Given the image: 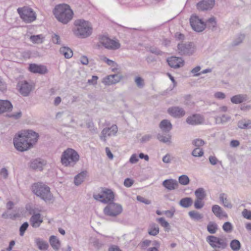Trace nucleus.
<instances>
[{
	"instance_id": "obj_3",
	"label": "nucleus",
	"mask_w": 251,
	"mask_h": 251,
	"mask_svg": "<svg viewBox=\"0 0 251 251\" xmlns=\"http://www.w3.org/2000/svg\"><path fill=\"white\" fill-rule=\"evenodd\" d=\"M76 29L74 30V34L82 38L90 36L92 32V27L88 22L83 20H78L75 22Z\"/></svg>"
},
{
	"instance_id": "obj_33",
	"label": "nucleus",
	"mask_w": 251,
	"mask_h": 251,
	"mask_svg": "<svg viewBox=\"0 0 251 251\" xmlns=\"http://www.w3.org/2000/svg\"><path fill=\"white\" fill-rule=\"evenodd\" d=\"M231 249L234 251H238L241 248V244L237 240H233L230 244Z\"/></svg>"
},
{
	"instance_id": "obj_29",
	"label": "nucleus",
	"mask_w": 251,
	"mask_h": 251,
	"mask_svg": "<svg viewBox=\"0 0 251 251\" xmlns=\"http://www.w3.org/2000/svg\"><path fill=\"white\" fill-rule=\"evenodd\" d=\"M60 53L66 58H70L73 56V51L69 48L62 47L60 49Z\"/></svg>"
},
{
	"instance_id": "obj_24",
	"label": "nucleus",
	"mask_w": 251,
	"mask_h": 251,
	"mask_svg": "<svg viewBox=\"0 0 251 251\" xmlns=\"http://www.w3.org/2000/svg\"><path fill=\"white\" fill-rule=\"evenodd\" d=\"M44 165V161L41 159H35L32 160L30 163V167L34 170L41 171Z\"/></svg>"
},
{
	"instance_id": "obj_40",
	"label": "nucleus",
	"mask_w": 251,
	"mask_h": 251,
	"mask_svg": "<svg viewBox=\"0 0 251 251\" xmlns=\"http://www.w3.org/2000/svg\"><path fill=\"white\" fill-rule=\"evenodd\" d=\"M189 215L191 218L195 220H198L201 219L202 218L201 214L195 211H190Z\"/></svg>"
},
{
	"instance_id": "obj_64",
	"label": "nucleus",
	"mask_w": 251,
	"mask_h": 251,
	"mask_svg": "<svg viewBox=\"0 0 251 251\" xmlns=\"http://www.w3.org/2000/svg\"><path fill=\"white\" fill-rule=\"evenodd\" d=\"M109 251H122L117 246H112L109 249Z\"/></svg>"
},
{
	"instance_id": "obj_49",
	"label": "nucleus",
	"mask_w": 251,
	"mask_h": 251,
	"mask_svg": "<svg viewBox=\"0 0 251 251\" xmlns=\"http://www.w3.org/2000/svg\"><path fill=\"white\" fill-rule=\"evenodd\" d=\"M202 200L197 199L195 202L194 206L197 209L202 208L204 205Z\"/></svg>"
},
{
	"instance_id": "obj_39",
	"label": "nucleus",
	"mask_w": 251,
	"mask_h": 251,
	"mask_svg": "<svg viewBox=\"0 0 251 251\" xmlns=\"http://www.w3.org/2000/svg\"><path fill=\"white\" fill-rule=\"evenodd\" d=\"M179 182L183 185H186L189 183V178L186 175H182L179 177L178 178Z\"/></svg>"
},
{
	"instance_id": "obj_28",
	"label": "nucleus",
	"mask_w": 251,
	"mask_h": 251,
	"mask_svg": "<svg viewBox=\"0 0 251 251\" xmlns=\"http://www.w3.org/2000/svg\"><path fill=\"white\" fill-rule=\"evenodd\" d=\"M87 174L86 171H83L77 175L75 178V185H78L83 182L87 176Z\"/></svg>"
},
{
	"instance_id": "obj_31",
	"label": "nucleus",
	"mask_w": 251,
	"mask_h": 251,
	"mask_svg": "<svg viewBox=\"0 0 251 251\" xmlns=\"http://www.w3.org/2000/svg\"><path fill=\"white\" fill-rule=\"evenodd\" d=\"M193 203V200L190 198H185L182 199L180 202V205L184 207H188L190 206Z\"/></svg>"
},
{
	"instance_id": "obj_46",
	"label": "nucleus",
	"mask_w": 251,
	"mask_h": 251,
	"mask_svg": "<svg viewBox=\"0 0 251 251\" xmlns=\"http://www.w3.org/2000/svg\"><path fill=\"white\" fill-rule=\"evenodd\" d=\"M158 221L161 225V226L165 228L166 229H168L169 228V223L167 221H166L164 218H160L158 219Z\"/></svg>"
},
{
	"instance_id": "obj_41",
	"label": "nucleus",
	"mask_w": 251,
	"mask_h": 251,
	"mask_svg": "<svg viewBox=\"0 0 251 251\" xmlns=\"http://www.w3.org/2000/svg\"><path fill=\"white\" fill-rule=\"evenodd\" d=\"M238 126L241 128L251 127V122L250 121L248 122L241 121L239 122Z\"/></svg>"
},
{
	"instance_id": "obj_2",
	"label": "nucleus",
	"mask_w": 251,
	"mask_h": 251,
	"mask_svg": "<svg viewBox=\"0 0 251 251\" xmlns=\"http://www.w3.org/2000/svg\"><path fill=\"white\" fill-rule=\"evenodd\" d=\"M53 14L59 22L64 24H67L71 20L74 14L70 6L67 4L56 5L54 9Z\"/></svg>"
},
{
	"instance_id": "obj_58",
	"label": "nucleus",
	"mask_w": 251,
	"mask_h": 251,
	"mask_svg": "<svg viewBox=\"0 0 251 251\" xmlns=\"http://www.w3.org/2000/svg\"><path fill=\"white\" fill-rule=\"evenodd\" d=\"M80 62L83 65L88 64L89 61L88 58L85 56H82L80 58Z\"/></svg>"
},
{
	"instance_id": "obj_15",
	"label": "nucleus",
	"mask_w": 251,
	"mask_h": 251,
	"mask_svg": "<svg viewBox=\"0 0 251 251\" xmlns=\"http://www.w3.org/2000/svg\"><path fill=\"white\" fill-rule=\"evenodd\" d=\"M215 4L214 0H202L197 4L199 10L204 11L211 9Z\"/></svg>"
},
{
	"instance_id": "obj_51",
	"label": "nucleus",
	"mask_w": 251,
	"mask_h": 251,
	"mask_svg": "<svg viewBox=\"0 0 251 251\" xmlns=\"http://www.w3.org/2000/svg\"><path fill=\"white\" fill-rule=\"evenodd\" d=\"M193 144L195 146L201 147L204 144V142L201 139H197L193 141Z\"/></svg>"
},
{
	"instance_id": "obj_14",
	"label": "nucleus",
	"mask_w": 251,
	"mask_h": 251,
	"mask_svg": "<svg viewBox=\"0 0 251 251\" xmlns=\"http://www.w3.org/2000/svg\"><path fill=\"white\" fill-rule=\"evenodd\" d=\"M194 47L191 43L188 44L181 43L178 45V51L180 54L190 55L194 51Z\"/></svg>"
},
{
	"instance_id": "obj_42",
	"label": "nucleus",
	"mask_w": 251,
	"mask_h": 251,
	"mask_svg": "<svg viewBox=\"0 0 251 251\" xmlns=\"http://www.w3.org/2000/svg\"><path fill=\"white\" fill-rule=\"evenodd\" d=\"M206 25L210 28H213L216 25V22L214 18H210L206 22Z\"/></svg>"
},
{
	"instance_id": "obj_22",
	"label": "nucleus",
	"mask_w": 251,
	"mask_h": 251,
	"mask_svg": "<svg viewBox=\"0 0 251 251\" xmlns=\"http://www.w3.org/2000/svg\"><path fill=\"white\" fill-rule=\"evenodd\" d=\"M30 222L31 226L33 227L36 228L39 227L43 222V219L41 214L39 213L33 214L30 218Z\"/></svg>"
},
{
	"instance_id": "obj_16",
	"label": "nucleus",
	"mask_w": 251,
	"mask_h": 251,
	"mask_svg": "<svg viewBox=\"0 0 251 251\" xmlns=\"http://www.w3.org/2000/svg\"><path fill=\"white\" fill-rule=\"evenodd\" d=\"M28 70L34 74H44L46 73L47 69L45 66L31 63L29 64Z\"/></svg>"
},
{
	"instance_id": "obj_4",
	"label": "nucleus",
	"mask_w": 251,
	"mask_h": 251,
	"mask_svg": "<svg viewBox=\"0 0 251 251\" xmlns=\"http://www.w3.org/2000/svg\"><path fill=\"white\" fill-rule=\"evenodd\" d=\"M79 156L72 149H68L65 151L61 156V163L65 166L73 165L78 161Z\"/></svg>"
},
{
	"instance_id": "obj_10",
	"label": "nucleus",
	"mask_w": 251,
	"mask_h": 251,
	"mask_svg": "<svg viewBox=\"0 0 251 251\" xmlns=\"http://www.w3.org/2000/svg\"><path fill=\"white\" fill-rule=\"evenodd\" d=\"M123 208L120 204L112 202L109 203L104 209L105 215L110 216H116L122 212Z\"/></svg>"
},
{
	"instance_id": "obj_52",
	"label": "nucleus",
	"mask_w": 251,
	"mask_h": 251,
	"mask_svg": "<svg viewBox=\"0 0 251 251\" xmlns=\"http://www.w3.org/2000/svg\"><path fill=\"white\" fill-rule=\"evenodd\" d=\"M22 116V112L19 111L14 114H10L8 115V117L13 118L14 119H18Z\"/></svg>"
},
{
	"instance_id": "obj_1",
	"label": "nucleus",
	"mask_w": 251,
	"mask_h": 251,
	"mask_svg": "<svg viewBox=\"0 0 251 251\" xmlns=\"http://www.w3.org/2000/svg\"><path fill=\"white\" fill-rule=\"evenodd\" d=\"M38 135L35 132L27 130L21 131L15 135L13 143L15 148L20 151H24L31 148L37 141Z\"/></svg>"
},
{
	"instance_id": "obj_57",
	"label": "nucleus",
	"mask_w": 251,
	"mask_h": 251,
	"mask_svg": "<svg viewBox=\"0 0 251 251\" xmlns=\"http://www.w3.org/2000/svg\"><path fill=\"white\" fill-rule=\"evenodd\" d=\"M138 161V156L136 154H133L130 158L129 161L131 163H135Z\"/></svg>"
},
{
	"instance_id": "obj_20",
	"label": "nucleus",
	"mask_w": 251,
	"mask_h": 251,
	"mask_svg": "<svg viewBox=\"0 0 251 251\" xmlns=\"http://www.w3.org/2000/svg\"><path fill=\"white\" fill-rule=\"evenodd\" d=\"M121 79V76L118 74L110 75L104 78L103 82L106 85H111L118 82Z\"/></svg>"
},
{
	"instance_id": "obj_35",
	"label": "nucleus",
	"mask_w": 251,
	"mask_h": 251,
	"mask_svg": "<svg viewBox=\"0 0 251 251\" xmlns=\"http://www.w3.org/2000/svg\"><path fill=\"white\" fill-rule=\"evenodd\" d=\"M217 225L213 222H210L207 225V229L208 231L211 234L215 233L217 230Z\"/></svg>"
},
{
	"instance_id": "obj_62",
	"label": "nucleus",
	"mask_w": 251,
	"mask_h": 251,
	"mask_svg": "<svg viewBox=\"0 0 251 251\" xmlns=\"http://www.w3.org/2000/svg\"><path fill=\"white\" fill-rule=\"evenodd\" d=\"M151 241L150 240H146L142 242L141 245L142 248L146 247L149 246L151 244Z\"/></svg>"
},
{
	"instance_id": "obj_60",
	"label": "nucleus",
	"mask_w": 251,
	"mask_h": 251,
	"mask_svg": "<svg viewBox=\"0 0 251 251\" xmlns=\"http://www.w3.org/2000/svg\"><path fill=\"white\" fill-rule=\"evenodd\" d=\"M0 174L4 178H6L8 176V171L5 168H3L0 171Z\"/></svg>"
},
{
	"instance_id": "obj_32",
	"label": "nucleus",
	"mask_w": 251,
	"mask_h": 251,
	"mask_svg": "<svg viewBox=\"0 0 251 251\" xmlns=\"http://www.w3.org/2000/svg\"><path fill=\"white\" fill-rule=\"evenodd\" d=\"M30 40L34 44H41L43 42L42 35H32L30 37Z\"/></svg>"
},
{
	"instance_id": "obj_5",
	"label": "nucleus",
	"mask_w": 251,
	"mask_h": 251,
	"mask_svg": "<svg viewBox=\"0 0 251 251\" xmlns=\"http://www.w3.org/2000/svg\"><path fill=\"white\" fill-rule=\"evenodd\" d=\"M17 12L21 18L26 23H31L36 18V13L31 8L28 7L18 8Z\"/></svg>"
},
{
	"instance_id": "obj_8",
	"label": "nucleus",
	"mask_w": 251,
	"mask_h": 251,
	"mask_svg": "<svg viewBox=\"0 0 251 251\" xmlns=\"http://www.w3.org/2000/svg\"><path fill=\"white\" fill-rule=\"evenodd\" d=\"M32 191L37 196L46 201L47 200V186L41 182L34 183L32 185Z\"/></svg>"
},
{
	"instance_id": "obj_48",
	"label": "nucleus",
	"mask_w": 251,
	"mask_h": 251,
	"mask_svg": "<svg viewBox=\"0 0 251 251\" xmlns=\"http://www.w3.org/2000/svg\"><path fill=\"white\" fill-rule=\"evenodd\" d=\"M223 228L224 230H225V231L229 232V231H231L232 226L231 224L230 223L226 222L223 226Z\"/></svg>"
},
{
	"instance_id": "obj_11",
	"label": "nucleus",
	"mask_w": 251,
	"mask_h": 251,
	"mask_svg": "<svg viewBox=\"0 0 251 251\" xmlns=\"http://www.w3.org/2000/svg\"><path fill=\"white\" fill-rule=\"evenodd\" d=\"M190 23L192 28L198 32L203 31L206 27V24L196 15L191 17Z\"/></svg>"
},
{
	"instance_id": "obj_18",
	"label": "nucleus",
	"mask_w": 251,
	"mask_h": 251,
	"mask_svg": "<svg viewBox=\"0 0 251 251\" xmlns=\"http://www.w3.org/2000/svg\"><path fill=\"white\" fill-rule=\"evenodd\" d=\"M186 122L188 124L192 125L201 124L203 122V118L198 114H194L188 117Z\"/></svg>"
},
{
	"instance_id": "obj_21",
	"label": "nucleus",
	"mask_w": 251,
	"mask_h": 251,
	"mask_svg": "<svg viewBox=\"0 0 251 251\" xmlns=\"http://www.w3.org/2000/svg\"><path fill=\"white\" fill-rule=\"evenodd\" d=\"M163 186L169 190H173L178 187V184L176 180L169 179L165 180L162 183Z\"/></svg>"
},
{
	"instance_id": "obj_50",
	"label": "nucleus",
	"mask_w": 251,
	"mask_h": 251,
	"mask_svg": "<svg viewBox=\"0 0 251 251\" xmlns=\"http://www.w3.org/2000/svg\"><path fill=\"white\" fill-rule=\"evenodd\" d=\"M243 217L248 220H251V211L245 209L242 212Z\"/></svg>"
},
{
	"instance_id": "obj_34",
	"label": "nucleus",
	"mask_w": 251,
	"mask_h": 251,
	"mask_svg": "<svg viewBox=\"0 0 251 251\" xmlns=\"http://www.w3.org/2000/svg\"><path fill=\"white\" fill-rule=\"evenodd\" d=\"M245 100L244 96L238 95L232 97L231 99V101L234 103H240L243 102Z\"/></svg>"
},
{
	"instance_id": "obj_53",
	"label": "nucleus",
	"mask_w": 251,
	"mask_h": 251,
	"mask_svg": "<svg viewBox=\"0 0 251 251\" xmlns=\"http://www.w3.org/2000/svg\"><path fill=\"white\" fill-rule=\"evenodd\" d=\"M171 137L169 135H168L166 137L163 136L162 135H160L158 136V139L162 142L167 143L170 142Z\"/></svg>"
},
{
	"instance_id": "obj_9",
	"label": "nucleus",
	"mask_w": 251,
	"mask_h": 251,
	"mask_svg": "<svg viewBox=\"0 0 251 251\" xmlns=\"http://www.w3.org/2000/svg\"><path fill=\"white\" fill-rule=\"evenodd\" d=\"M99 43L108 49L116 50L120 47V44L118 41L111 39L105 35H102L99 38Z\"/></svg>"
},
{
	"instance_id": "obj_36",
	"label": "nucleus",
	"mask_w": 251,
	"mask_h": 251,
	"mask_svg": "<svg viewBox=\"0 0 251 251\" xmlns=\"http://www.w3.org/2000/svg\"><path fill=\"white\" fill-rule=\"evenodd\" d=\"M103 61L106 62L109 66L111 67V69L112 71H115L118 70V65L117 64L112 60H109L106 57L103 58Z\"/></svg>"
},
{
	"instance_id": "obj_30",
	"label": "nucleus",
	"mask_w": 251,
	"mask_h": 251,
	"mask_svg": "<svg viewBox=\"0 0 251 251\" xmlns=\"http://www.w3.org/2000/svg\"><path fill=\"white\" fill-rule=\"evenodd\" d=\"M35 242L40 250H46L47 249V244L46 242L40 238H36Z\"/></svg>"
},
{
	"instance_id": "obj_26",
	"label": "nucleus",
	"mask_w": 251,
	"mask_h": 251,
	"mask_svg": "<svg viewBox=\"0 0 251 251\" xmlns=\"http://www.w3.org/2000/svg\"><path fill=\"white\" fill-rule=\"evenodd\" d=\"M51 246L55 250H58L60 247V242L55 236H51L50 238Z\"/></svg>"
},
{
	"instance_id": "obj_61",
	"label": "nucleus",
	"mask_w": 251,
	"mask_h": 251,
	"mask_svg": "<svg viewBox=\"0 0 251 251\" xmlns=\"http://www.w3.org/2000/svg\"><path fill=\"white\" fill-rule=\"evenodd\" d=\"M163 161L164 163H169L171 162V158L170 154H166L165 156L163 158Z\"/></svg>"
},
{
	"instance_id": "obj_7",
	"label": "nucleus",
	"mask_w": 251,
	"mask_h": 251,
	"mask_svg": "<svg viewBox=\"0 0 251 251\" xmlns=\"http://www.w3.org/2000/svg\"><path fill=\"white\" fill-rule=\"evenodd\" d=\"M101 193V194L94 195V199L103 203H108L113 201L114 199V194L111 190L107 188H102Z\"/></svg>"
},
{
	"instance_id": "obj_19",
	"label": "nucleus",
	"mask_w": 251,
	"mask_h": 251,
	"mask_svg": "<svg viewBox=\"0 0 251 251\" xmlns=\"http://www.w3.org/2000/svg\"><path fill=\"white\" fill-rule=\"evenodd\" d=\"M170 115L174 117H181L185 115L184 111L178 107H173L168 109Z\"/></svg>"
},
{
	"instance_id": "obj_54",
	"label": "nucleus",
	"mask_w": 251,
	"mask_h": 251,
	"mask_svg": "<svg viewBox=\"0 0 251 251\" xmlns=\"http://www.w3.org/2000/svg\"><path fill=\"white\" fill-rule=\"evenodd\" d=\"M133 180L130 178H126L124 181V185L126 187H129L133 184Z\"/></svg>"
},
{
	"instance_id": "obj_13",
	"label": "nucleus",
	"mask_w": 251,
	"mask_h": 251,
	"mask_svg": "<svg viewBox=\"0 0 251 251\" xmlns=\"http://www.w3.org/2000/svg\"><path fill=\"white\" fill-rule=\"evenodd\" d=\"M117 132L118 127L117 126L113 125L110 127L105 128L102 130L100 138L104 142H106L107 136H114Z\"/></svg>"
},
{
	"instance_id": "obj_25",
	"label": "nucleus",
	"mask_w": 251,
	"mask_h": 251,
	"mask_svg": "<svg viewBox=\"0 0 251 251\" xmlns=\"http://www.w3.org/2000/svg\"><path fill=\"white\" fill-rule=\"evenodd\" d=\"M212 211L216 216H217L218 217H219L220 218L227 217V214L226 213L223 212L222 211L221 207L217 205H214L212 207Z\"/></svg>"
},
{
	"instance_id": "obj_45",
	"label": "nucleus",
	"mask_w": 251,
	"mask_h": 251,
	"mask_svg": "<svg viewBox=\"0 0 251 251\" xmlns=\"http://www.w3.org/2000/svg\"><path fill=\"white\" fill-rule=\"evenodd\" d=\"M159 233V228L157 226H152L149 230V234L151 235L155 236Z\"/></svg>"
},
{
	"instance_id": "obj_6",
	"label": "nucleus",
	"mask_w": 251,
	"mask_h": 251,
	"mask_svg": "<svg viewBox=\"0 0 251 251\" xmlns=\"http://www.w3.org/2000/svg\"><path fill=\"white\" fill-rule=\"evenodd\" d=\"M16 87L19 92L23 96L27 97L33 90L34 85V83L31 81L21 80L18 82Z\"/></svg>"
},
{
	"instance_id": "obj_55",
	"label": "nucleus",
	"mask_w": 251,
	"mask_h": 251,
	"mask_svg": "<svg viewBox=\"0 0 251 251\" xmlns=\"http://www.w3.org/2000/svg\"><path fill=\"white\" fill-rule=\"evenodd\" d=\"M135 81L138 87H141L144 85V80L141 77H137Z\"/></svg>"
},
{
	"instance_id": "obj_56",
	"label": "nucleus",
	"mask_w": 251,
	"mask_h": 251,
	"mask_svg": "<svg viewBox=\"0 0 251 251\" xmlns=\"http://www.w3.org/2000/svg\"><path fill=\"white\" fill-rule=\"evenodd\" d=\"M51 41L54 44H59L60 39L59 36L56 34H53L51 36Z\"/></svg>"
},
{
	"instance_id": "obj_44",
	"label": "nucleus",
	"mask_w": 251,
	"mask_h": 251,
	"mask_svg": "<svg viewBox=\"0 0 251 251\" xmlns=\"http://www.w3.org/2000/svg\"><path fill=\"white\" fill-rule=\"evenodd\" d=\"M28 224L27 222H25L24 224H23L20 227V235L21 236H23L24 235V233L25 231V230L27 229V228L28 227Z\"/></svg>"
},
{
	"instance_id": "obj_63",
	"label": "nucleus",
	"mask_w": 251,
	"mask_h": 251,
	"mask_svg": "<svg viewBox=\"0 0 251 251\" xmlns=\"http://www.w3.org/2000/svg\"><path fill=\"white\" fill-rule=\"evenodd\" d=\"M154 245L156 246V247L150 248L147 251H158V248L159 247V244L156 242Z\"/></svg>"
},
{
	"instance_id": "obj_12",
	"label": "nucleus",
	"mask_w": 251,
	"mask_h": 251,
	"mask_svg": "<svg viewBox=\"0 0 251 251\" xmlns=\"http://www.w3.org/2000/svg\"><path fill=\"white\" fill-rule=\"evenodd\" d=\"M206 241L214 248H225L226 246V243L224 239L214 236H207Z\"/></svg>"
},
{
	"instance_id": "obj_23",
	"label": "nucleus",
	"mask_w": 251,
	"mask_h": 251,
	"mask_svg": "<svg viewBox=\"0 0 251 251\" xmlns=\"http://www.w3.org/2000/svg\"><path fill=\"white\" fill-rule=\"evenodd\" d=\"M13 106L11 103L7 100H0V114L11 111Z\"/></svg>"
},
{
	"instance_id": "obj_47",
	"label": "nucleus",
	"mask_w": 251,
	"mask_h": 251,
	"mask_svg": "<svg viewBox=\"0 0 251 251\" xmlns=\"http://www.w3.org/2000/svg\"><path fill=\"white\" fill-rule=\"evenodd\" d=\"M225 195L224 194H222L220 196L221 201L223 202L224 206L227 207L231 206V204L228 202L226 198H225Z\"/></svg>"
},
{
	"instance_id": "obj_27",
	"label": "nucleus",
	"mask_w": 251,
	"mask_h": 251,
	"mask_svg": "<svg viewBox=\"0 0 251 251\" xmlns=\"http://www.w3.org/2000/svg\"><path fill=\"white\" fill-rule=\"evenodd\" d=\"M159 127L163 131H169L172 129V126L170 121L164 120L160 123Z\"/></svg>"
},
{
	"instance_id": "obj_59",
	"label": "nucleus",
	"mask_w": 251,
	"mask_h": 251,
	"mask_svg": "<svg viewBox=\"0 0 251 251\" xmlns=\"http://www.w3.org/2000/svg\"><path fill=\"white\" fill-rule=\"evenodd\" d=\"M105 152H106V155L108 156V157L110 159H112L113 158V155L112 153H111L109 148L106 147L105 148Z\"/></svg>"
},
{
	"instance_id": "obj_43",
	"label": "nucleus",
	"mask_w": 251,
	"mask_h": 251,
	"mask_svg": "<svg viewBox=\"0 0 251 251\" xmlns=\"http://www.w3.org/2000/svg\"><path fill=\"white\" fill-rule=\"evenodd\" d=\"M192 154L194 156L200 157V156H201L203 155V152L202 149L198 148L195 149L193 151Z\"/></svg>"
},
{
	"instance_id": "obj_17",
	"label": "nucleus",
	"mask_w": 251,
	"mask_h": 251,
	"mask_svg": "<svg viewBox=\"0 0 251 251\" xmlns=\"http://www.w3.org/2000/svg\"><path fill=\"white\" fill-rule=\"evenodd\" d=\"M167 62L170 67L174 68L181 67L184 65V61L180 57H171L167 59Z\"/></svg>"
},
{
	"instance_id": "obj_38",
	"label": "nucleus",
	"mask_w": 251,
	"mask_h": 251,
	"mask_svg": "<svg viewBox=\"0 0 251 251\" xmlns=\"http://www.w3.org/2000/svg\"><path fill=\"white\" fill-rule=\"evenodd\" d=\"M197 199L203 200L205 197V192L203 188H199L195 191Z\"/></svg>"
},
{
	"instance_id": "obj_37",
	"label": "nucleus",
	"mask_w": 251,
	"mask_h": 251,
	"mask_svg": "<svg viewBox=\"0 0 251 251\" xmlns=\"http://www.w3.org/2000/svg\"><path fill=\"white\" fill-rule=\"evenodd\" d=\"M2 217L5 219L10 218L12 220H14L17 218L19 217L20 214L19 213H13L6 212L2 214Z\"/></svg>"
}]
</instances>
